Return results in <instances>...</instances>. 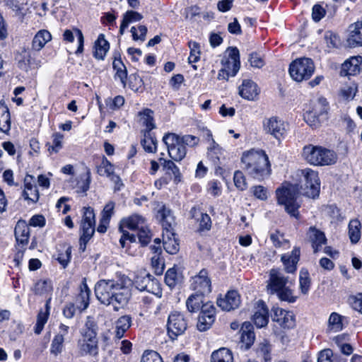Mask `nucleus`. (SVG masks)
<instances>
[{
	"label": "nucleus",
	"mask_w": 362,
	"mask_h": 362,
	"mask_svg": "<svg viewBox=\"0 0 362 362\" xmlns=\"http://www.w3.org/2000/svg\"><path fill=\"white\" fill-rule=\"evenodd\" d=\"M143 18V16L134 11L130 10L126 11L123 14L122 21L129 26L130 23L140 21Z\"/></svg>",
	"instance_id": "3c124183"
},
{
	"label": "nucleus",
	"mask_w": 362,
	"mask_h": 362,
	"mask_svg": "<svg viewBox=\"0 0 362 362\" xmlns=\"http://www.w3.org/2000/svg\"><path fill=\"white\" fill-rule=\"evenodd\" d=\"M304 120L312 128L317 127L320 124L319 118L313 111L307 112L304 115Z\"/></svg>",
	"instance_id": "0e129e2a"
},
{
	"label": "nucleus",
	"mask_w": 362,
	"mask_h": 362,
	"mask_svg": "<svg viewBox=\"0 0 362 362\" xmlns=\"http://www.w3.org/2000/svg\"><path fill=\"white\" fill-rule=\"evenodd\" d=\"M211 362H233L231 351L226 348H221L211 354Z\"/></svg>",
	"instance_id": "ea45409f"
},
{
	"label": "nucleus",
	"mask_w": 362,
	"mask_h": 362,
	"mask_svg": "<svg viewBox=\"0 0 362 362\" xmlns=\"http://www.w3.org/2000/svg\"><path fill=\"white\" fill-rule=\"evenodd\" d=\"M229 59L227 62V68H230L229 65L232 64L233 69L230 76H234L240 69V54L239 50L236 47H230L228 49Z\"/></svg>",
	"instance_id": "4c0bfd02"
},
{
	"label": "nucleus",
	"mask_w": 362,
	"mask_h": 362,
	"mask_svg": "<svg viewBox=\"0 0 362 362\" xmlns=\"http://www.w3.org/2000/svg\"><path fill=\"white\" fill-rule=\"evenodd\" d=\"M11 129V117L8 107L0 102V131L7 133Z\"/></svg>",
	"instance_id": "f704fd0d"
},
{
	"label": "nucleus",
	"mask_w": 362,
	"mask_h": 362,
	"mask_svg": "<svg viewBox=\"0 0 362 362\" xmlns=\"http://www.w3.org/2000/svg\"><path fill=\"white\" fill-rule=\"evenodd\" d=\"M199 230H209L211 227V220L207 214H201V218L198 219Z\"/></svg>",
	"instance_id": "774afa93"
},
{
	"label": "nucleus",
	"mask_w": 362,
	"mask_h": 362,
	"mask_svg": "<svg viewBox=\"0 0 362 362\" xmlns=\"http://www.w3.org/2000/svg\"><path fill=\"white\" fill-rule=\"evenodd\" d=\"M79 351L82 355H95L98 353V338L81 337L78 341Z\"/></svg>",
	"instance_id": "b1692460"
},
{
	"label": "nucleus",
	"mask_w": 362,
	"mask_h": 362,
	"mask_svg": "<svg viewBox=\"0 0 362 362\" xmlns=\"http://www.w3.org/2000/svg\"><path fill=\"white\" fill-rule=\"evenodd\" d=\"M23 198L31 203H36L39 200L40 194L35 185V177L27 175L24 178Z\"/></svg>",
	"instance_id": "f3484780"
},
{
	"label": "nucleus",
	"mask_w": 362,
	"mask_h": 362,
	"mask_svg": "<svg viewBox=\"0 0 362 362\" xmlns=\"http://www.w3.org/2000/svg\"><path fill=\"white\" fill-rule=\"evenodd\" d=\"M204 295L195 293L187 298L186 305L190 313H196L202 308V305L204 304Z\"/></svg>",
	"instance_id": "e433bc0d"
},
{
	"label": "nucleus",
	"mask_w": 362,
	"mask_h": 362,
	"mask_svg": "<svg viewBox=\"0 0 362 362\" xmlns=\"http://www.w3.org/2000/svg\"><path fill=\"white\" fill-rule=\"evenodd\" d=\"M151 266L155 270L156 274H161L164 270V262L158 254L153 255L151 258Z\"/></svg>",
	"instance_id": "4d7b16f0"
},
{
	"label": "nucleus",
	"mask_w": 362,
	"mask_h": 362,
	"mask_svg": "<svg viewBox=\"0 0 362 362\" xmlns=\"http://www.w3.org/2000/svg\"><path fill=\"white\" fill-rule=\"evenodd\" d=\"M121 224L130 230H138L146 225L145 218L139 214H133L123 218Z\"/></svg>",
	"instance_id": "473e14b6"
},
{
	"label": "nucleus",
	"mask_w": 362,
	"mask_h": 362,
	"mask_svg": "<svg viewBox=\"0 0 362 362\" xmlns=\"http://www.w3.org/2000/svg\"><path fill=\"white\" fill-rule=\"evenodd\" d=\"M14 233L18 245H22V247H23L28 244L30 236V228L25 221L20 220L17 222Z\"/></svg>",
	"instance_id": "5701e85b"
},
{
	"label": "nucleus",
	"mask_w": 362,
	"mask_h": 362,
	"mask_svg": "<svg viewBox=\"0 0 362 362\" xmlns=\"http://www.w3.org/2000/svg\"><path fill=\"white\" fill-rule=\"evenodd\" d=\"M64 136L60 133H55L53 134L52 145L49 146L48 151L50 152L57 153L62 148V141Z\"/></svg>",
	"instance_id": "bf43d9fd"
},
{
	"label": "nucleus",
	"mask_w": 362,
	"mask_h": 362,
	"mask_svg": "<svg viewBox=\"0 0 362 362\" xmlns=\"http://www.w3.org/2000/svg\"><path fill=\"white\" fill-rule=\"evenodd\" d=\"M158 216L160 218V221L163 228L165 230H173V226L175 223L174 217L172 215L170 209L163 206L158 211Z\"/></svg>",
	"instance_id": "72a5a7b5"
},
{
	"label": "nucleus",
	"mask_w": 362,
	"mask_h": 362,
	"mask_svg": "<svg viewBox=\"0 0 362 362\" xmlns=\"http://www.w3.org/2000/svg\"><path fill=\"white\" fill-rule=\"evenodd\" d=\"M163 247L169 254H176L179 251V243L175 237L172 230H166L163 233Z\"/></svg>",
	"instance_id": "a878e982"
},
{
	"label": "nucleus",
	"mask_w": 362,
	"mask_h": 362,
	"mask_svg": "<svg viewBox=\"0 0 362 362\" xmlns=\"http://www.w3.org/2000/svg\"><path fill=\"white\" fill-rule=\"evenodd\" d=\"M308 236L312 242L314 252L316 253L319 251V247L326 243L327 239L325 233L315 227H310L309 228Z\"/></svg>",
	"instance_id": "cd10ccee"
},
{
	"label": "nucleus",
	"mask_w": 362,
	"mask_h": 362,
	"mask_svg": "<svg viewBox=\"0 0 362 362\" xmlns=\"http://www.w3.org/2000/svg\"><path fill=\"white\" fill-rule=\"evenodd\" d=\"M276 293L281 300L288 301L289 303H293L296 300V297L293 296V292L288 286L285 287Z\"/></svg>",
	"instance_id": "338daca9"
},
{
	"label": "nucleus",
	"mask_w": 362,
	"mask_h": 362,
	"mask_svg": "<svg viewBox=\"0 0 362 362\" xmlns=\"http://www.w3.org/2000/svg\"><path fill=\"white\" fill-rule=\"evenodd\" d=\"M187 327V322L183 315L178 312L171 313L168 318L167 331L169 337L174 340L185 333Z\"/></svg>",
	"instance_id": "6e6552de"
},
{
	"label": "nucleus",
	"mask_w": 362,
	"mask_h": 362,
	"mask_svg": "<svg viewBox=\"0 0 362 362\" xmlns=\"http://www.w3.org/2000/svg\"><path fill=\"white\" fill-rule=\"evenodd\" d=\"M257 85L251 80H244L239 87V94L248 100H253L259 95Z\"/></svg>",
	"instance_id": "6ab92c4d"
},
{
	"label": "nucleus",
	"mask_w": 362,
	"mask_h": 362,
	"mask_svg": "<svg viewBox=\"0 0 362 362\" xmlns=\"http://www.w3.org/2000/svg\"><path fill=\"white\" fill-rule=\"evenodd\" d=\"M130 32L134 40L144 42L146 40L147 28L145 25H139L137 28L133 26L131 28Z\"/></svg>",
	"instance_id": "09e8293b"
},
{
	"label": "nucleus",
	"mask_w": 362,
	"mask_h": 362,
	"mask_svg": "<svg viewBox=\"0 0 362 362\" xmlns=\"http://www.w3.org/2000/svg\"><path fill=\"white\" fill-rule=\"evenodd\" d=\"M191 288L197 293L209 294L211 291V283L206 269H202L199 274L192 278Z\"/></svg>",
	"instance_id": "9b49d317"
},
{
	"label": "nucleus",
	"mask_w": 362,
	"mask_h": 362,
	"mask_svg": "<svg viewBox=\"0 0 362 362\" xmlns=\"http://www.w3.org/2000/svg\"><path fill=\"white\" fill-rule=\"evenodd\" d=\"M347 44L351 47L362 46V21H357L349 26Z\"/></svg>",
	"instance_id": "a211bd4d"
},
{
	"label": "nucleus",
	"mask_w": 362,
	"mask_h": 362,
	"mask_svg": "<svg viewBox=\"0 0 362 362\" xmlns=\"http://www.w3.org/2000/svg\"><path fill=\"white\" fill-rule=\"evenodd\" d=\"M314 71L315 65L310 58H298L293 61L289 66L290 76L297 82L309 79Z\"/></svg>",
	"instance_id": "39448f33"
},
{
	"label": "nucleus",
	"mask_w": 362,
	"mask_h": 362,
	"mask_svg": "<svg viewBox=\"0 0 362 362\" xmlns=\"http://www.w3.org/2000/svg\"><path fill=\"white\" fill-rule=\"evenodd\" d=\"M90 291L88 288L86 279H84L80 286V293L76 298V306L78 310L83 311L86 310L89 305Z\"/></svg>",
	"instance_id": "393cba45"
},
{
	"label": "nucleus",
	"mask_w": 362,
	"mask_h": 362,
	"mask_svg": "<svg viewBox=\"0 0 362 362\" xmlns=\"http://www.w3.org/2000/svg\"><path fill=\"white\" fill-rule=\"evenodd\" d=\"M113 171V165L109 160H107V158L103 157L101 163L97 167V173L100 176L109 177L110 175H112Z\"/></svg>",
	"instance_id": "49530a36"
},
{
	"label": "nucleus",
	"mask_w": 362,
	"mask_h": 362,
	"mask_svg": "<svg viewBox=\"0 0 362 362\" xmlns=\"http://www.w3.org/2000/svg\"><path fill=\"white\" fill-rule=\"evenodd\" d=\"M113 69L115 71V79L119 78L122 86H127V69L120 58H115L112 63Z\"/></svg>",
	"instance_id": "7c9ffc66"
},
{
	"label": "nucleus",
	"mask_w": 362,
	"mask_h": 362,
	"mask_svg": "<svg viewBox=\"0 0 362 362\" xmlns=\"http://www.w3.org/2000/svg\"><path fill=\"white\" fill-rule=\"evenodd\" d=\"M50 298L48 299L45 304V310H40L37 315V322L35 325V332L37 334H40L43 329L45 325L46 324L48 316L49 315V306Z\"/></svg>",
	"instance_id": "58836bf2"
},
{
	"label": "nucleus",
	"mask_w": 362,
	"mask_h": 362,
	"mask_svg": "<svg viewBox=\"0 0 362 362\" xmlns=\"http://www.w3.org/2000/svg\"><path fill=\"white\" fill-rule=\"evenodd\" d=\"M51 40L52 35L48 30H39L34 36L32 41V49L37 52L40 51Z\"/></svg>",
	"instance_id": "bb28decb"
},
{
	"label": "nucleus",
	"mask_w": 362,
	"mask_h": 362,
	"mask_svg": "<svg viewBox=\"0 0 362 362\" xmlns=\"http://www.w3.org/2000/svg\"><path fill=\"white\" fill-rule=\"evenodd\" d=\"M271 351V344L267 340H264L262 342L258 344L256 353L259 358H260L264 362H267L269 361L272 358Z\"/></svg>",
	"instance_id": "79ce46f5"
},
{
	"label": "nucleus",
	"mask_w": 362,
	"mask_h": 362,
	"mask_svg": "<svg viewBox=\"0 0 362 362\" xmlns=\"http://www.w3.org/2000/svg\"><path fill=\"white\" fill-rule=\"evenodd\" d=\"M361 223L357 219L351 220L349 224V236L352 243H356L361 238Z\"/></svg>",
	"instance_id": "37998d69"
},
{
	"label": "nucleus",
	"mask_w": 362,
	"mask_h": 362,
	"mask_svg": "<svg viewBox=\"0 0 362 362\" xmlns=\"http://www.w3.org/2000/svg\"><path fill=\"white\" fill-rule=\"evenodd\" d=\"M132 317L129 315H123L120 317L116 322L115 325V337L117 339L123 337L124 333L131 327Z\"/></svg>",
	"instance_id": "c9c22d12"
},
{
	"label": "nucleus",
	"mask_w": 362,
	"mask_h": 362,
	"mask_svg": "<svg viewBox=\"0 0 362 362\" xmlns=\"http://www.w3.org/2000/svg\"><path fill=\"white\" fill-rule=\"evenodd\" d=\"M64 341V338L62 337L61 334H57L52 341L50 349L51 353L54 355H58L60 354L63 349Z\"/></svg>",
	"instance_id": "864d4df0"
},
{
	"label": "nucleus",
	"mask_w": 362,
	"mask_h": 362,
	"mask_svg": "<svg viewBox=\"0 0 362 362\" xmlns=\"http://www.w3.org/2000/svg\"><path fill=\"white\" fill-rule=\"evenodd\" d=\"M241 303L240 296L236 291H229L223 296L217 298V305L224 311H231L238 308Z\"/></svg>",
	"instance_id": "ddd939ff"
},
{
	"label": "nucleus",
	"mask_w": 362,
	"mask_h": 362,
	"mask_svg": "<svg viewBox=\"0 0 362 362\" xmlns=\"http://www.w3.org/2000/svg\"><path fill=\"white\" fill-rule=\"evenodd\" d=\"M94 57L98 59H103L110 49L109 42L105 39L104 35L100 34L95 42Z\"/></svg>",
	"instance_id": "2f4dec72"
},
{
	"label": "nucleus",
	"mask_w": 362,
	"mask_h": 362,
	"mask_svg": "<svg viewBox=\"0 0 362 362\" xmlns=\"http://www.w3.org/2000/svg\"><path fill=\"white\" fill-rule=\"evenodd\" d=\"M138 230H139L138 238H139V243L143 246L147 245L151 239V235L149 229L145 225L144 226L138 229Z\"/></svg>",
	"instance_id": "6e6d98bb"
},
{
	"label": "nucleus",
	"mask_w": 362,
	"mask_h": 362,
	"mask_svg": "<svg viewBox=\"0 0 362 362\" xmlns=\"http://www.w3.org/2000/svg\"><path fill=\"white\" fill-rule=\"evenodd\" d=\"M18 67L28 72L32 68H38L40 66V61H37L33 57V54L31 51L23 49L19 52L16 57Z\"/></svg>",
	"instance_id": "4468645a"
},
{
	"label": "nucleus",
	"mask_w": 362,
	"mask_h": 362,
	"mask_svg": "<svg viewBox=\"0 0 362 362\" xmlns=\"http://www.w3.org/2000/svg\"><path fill=\"white\" fill-rule=\"evenodd\" d=\"M286 124L276 116L265 118L262 122L263 130L266 134L280 140L286 133Z\"/></svg>",
	"instance_id": "1a4fd4ad"
},
{
	"label": "nucleus",
	"mask_w": 362,
	"mask_h": 362,
	"mask_svg": "<svg viewBox=\"0 0 362 362\" xmlns=\"http://www.w3.org/2000/svg\"><path fill=\"white\" fill-rule=\"evenodd\" d=\"M51 289L50 283L46 280H39L33 288V292L37 295H43Z\"/></svg>",
	"instance_id": "5fc2aeb1"
},
{
	"label": "nucleus",
	"mask_w": 362,
	"mask_h": 362,
	"mask_svg": "<svg viewBox=\"0 0 362 362\" xmlns=\"http://www.w3.org/2000/svg\"><path fill=\"white\" fill-rule=\"evenodd\" d=\"M240 334L241 346H244L245 349H249L253 344L255 339L252 325L248 322H244L240 330Z\"/></svg>",
	"instance_id": "aec40b11"
},
{
	"label": "nucleus",
	"mask_w": 362,
	"mask_h": 362,
	"mask_svg": "<svg viewBox=\"0 0 362 362\" xmlns=\"http://www.w3.org/2000/svg\"><path fill=\"white\" fill-rule=\"evenodd\" d=\"M361 57H354L344 62L341 65L340 75L342 76H354L360 71Z\"/></svg>",
	"instance_id": "4be33fe9"
},
{
	"label": "nucleus",
	"mask_w": 362,
	"mask_h": 362,
	"mask_svg": "<svg viewBox=\"0 0 362 362\" xmlns=\"http://www.w3.org/2000/svg\"><path fill=\"white\" fill-rule=\"evenodd\" d=\"M214 320L215 317L199 314L197 323L198 329L201 332L207 330L214 323Z\"/></svg>",
	"instance_id": "a18cd8bd"
},
{
	"label": "nucleus",
	"mask_w": 362,
	"mask_h": 362,
	"mask_svg": "<svg viewBox=\"0 0 362 362\" xmlns=\"http://www.w3.org/2000/svg\"><path fill=\"white\" fill-rule=\"evenodd\" d=\"M300 175L304 185L298 184L288 185L276 192L278 204L284 205L286 211L291 216L298 218V209L300 206L298 202V196L303 194L309 198L315 199L319 196L320 182L317 172L305 168L300 171Z\"/></svg>",
	"instance_id": "f257e3e1"
},
{
	"label": "nucleus",
	"mask_w": 362,
	"mask_h": 362,
	"mask_svg": "<svg viewBox=\"0 0 362 362\" xmlns=\"http://www.w3.org/2000/svg\"><path fill=\"white\" fill-rule=\"evenodd\" d=\"M252 320L258 328L267 325L269 322V310L262 300H258L255 303Z\"/></svg>",
	"instance_id": "dca6fc26"
},
{
	"label": "nucleus",
	"mask_w": 362,
	"mask_h": 362,
	"mask_svg": "<svg viewBox=\"0 0 362 362\" xmlns=\"http://www.w3.org/2000/svg\"><path fill=\"white\" fill-rule=\"evenodd\" d=\"M288 282V278L284 276L279 270L272 269L270 271L267 288L271 293H278L286 287Z\"/></svg>",
	"instance_id": "2eb2a0df"
},
{
	"label": "nucleus",
	"mask_w": 362,
	"mask_h": 362,
	"mask_svg": "<svg viewBox=\"0 0 362 362\" xmlns=\"http://www.w3.org/2000/svg\"><path fill=\"white\" fill-rule=\"evenodd\" d=\"M206 139L209 142V146L207 149L208 157L210 158L213 161L218 160L221 156L223 154L222 148L212 138V134L209 130H207Z\"/></svg>",
	"instance_id": "c85d7f7f"
},
{
	"label": "nucleus",
	"mask_w": 362,
	"mask_h": 362,
	"mask_svg": "<svg viewBox=\"0 0 362 362\" xmlns=\"http://www.w3.org/2000/svg\"><path fill=\"white\" fill-rule=\"evenodd\" d=\"M233 180L235 187L238 189L243 191L247 188L245 177L242 172L239 170L235 171L233 176Z\"/></svg>",
	"instance_id": "e2e57ef3"
},
{
	"label": "nucleus",
	"mask_w": 362,
	"mask_h": 362,
	"mask_svg": "<svg viewBox=\"0 0 362 362\" xmlns=\"http://www.w3.org/2000/svg\"><path fill=\"white\" fill-rule=\"evenodd\" d=\"M242 162L245 170L254 177L259 179L269 173V158L262 151L252 150L244 153Z\"/></svg>",
	"instance_id": "7ed1b4c3"
},
{
	"label": "nucleus",
	"mask_w": 362,
	"mask_h": 362,
	"mask_svg": "<svg viewBox=\"0 0 362 362\" xmlns=\"http://www.w3.org/2000/svg\"><path fill=\"white\" fill-rule=\"evenodd\" d=\"M349 300L352 308L362 314V293L350 296Z\"/></svg>",
	"instance_id": "69168bd1"
},
{
	"label": "nucleus",
	"mask_w": 362,
	"mask_h": 362,
	"mask_svg": "<svg viewBox=\"0 0 362 362\" xmlns=\"http://www.w3.org/2000/svg\"><path fill=\"white\" fill-rule=\"evenodd\" d=\"M163 168L168 174L174 175L175 181L178 182L180 180V173L178 167L172 160H163Z\"/></svg>",
	"instance_id": "8fccbe9b"
},
{
	"label": "nucleus",
	"mask_w": 362,
	"mask_h": 362,
	"mask_svg": "<svg viewBox=\"0 0 362 362\" xmlns=\"http://www.w3.org/2000/svg\"><path fill=\"white\" fill-rule=\"evenodd\" d=\"M190 54L188 58L189 63L197 62L199 59L200 47L196 42H189Z\"/></svg>",
	"instance_id": "13d9d810"
},
{
	"label": "nucleus",
	"mask_w": 362,
	"mask_h": 362,
	"mask_svg": "<svg viewBox=\"0 0 362 362\" xmlns=\"http://www.w3.org/2000/svg\"><path fill=\"white\" fill-rule=\"evenodd\" d=\"M136 288L139 291H146L153 294L157 298L162 297V290L160 287L158 281L152 278L149 274L144 276H137L134 280Z\"/></svg>",
	"instance_id": "9d476101"
},
{
	"label": "nucleus",
	"mask_w": 362,
	"mask_h": 362,
	"mask_svg": "<svg viewBox=\"0 0 362 362\" xmlns=\"http://www.w3.org/2000/svg\"><path fill=\"white\" fill-rule=\"evenodd\" d=\"M165 282L170 288H174L177 283V275L176 269H169L165 275Z\"/></svg>",
	"instance_id": "052dcab7"
},
{
	"label": "nucleus",
	"mask_w": 362,
	"mask_h": 362,
	"mask_svg": "<svg viewBox=\"0 0 362 362\" xmlns=\"http://www.w3.org/2000/svg\"><path fill=\"white\" fill-rule=\"evenodd\" d=\"M139 114L141 116L143 125L146 127V129L144 132H151L156 127L153 122V111L150 109H146Z\"/></svg>",
	"instance_id": "c03bdc74"
},
{
	"label": "nucleus",
	"mask_w": 362,
	"mask_h": 362,
	"mask_svg": "<svg viewBox=\"0 0 362 362\" xmlns=\"http://www.w3.org/2000/svg\"><path fill=\"white\" fill-rule=\"evenodd\" d=\"M163 141L167 146L168 154L173 160L180 161L185 157L186 147L180 141V136L168 133L165 134Z\"/></svg>",
	"instance_id": "0eeeda50"
},
{
	"label": "nucleus",
	"mask_w": 362,
	"mask_h": 362,
	"mask_svg": "<svg viewBox=\"0 0 362 362\" xmlns=\"http://www.w3.org/2000/svg\"><path fill=\"white\" fill-rule=\"evenodd\" d=\"M141 144L145 151L148 153H154L157 149V141L154 136L148 132H144V137Z\"/></svg>",
	"instance_id": "a19ab883"
},
{
	"label": "nucleus",
	"mask_w": 362,
	"mask_h": 362,
	"mask_svg": "<svg viewBox=\"0 0 362 362\" xmlns=\"http://www.w3.org/2000/svg\"><path fill=\"white\" fill-rule=\"evenodd\" d=\"M300 253V249L294 247L291 255L285 254L281 256V261L287 273H293L296 271V265L299 261Z\"/></svg>",
	"instance_id": "412c9836"
},
{
	"label": "nucleus",
	"mask_w": 362,
	"mask_h": 362,
	"mask_svg": "<svg viewBox=\"0 0 362 362\" xmlns=\"http://www.w3.org/2000/svg\"><path fill=\"white\" fill-rule=\"evenodd\" d=\"M300 288L303 293L306 294L310 286V279L309 273L305 269H301L300 271Z\"/></svg>",
	"instance_id": "de8ad7c7"
},
{
	"label": "nucleus",
	"mask_w": 362,
	"mask_h": 362,
	"mask_svg": "<svg viewBox=\"0 0 362 362\" xmlns=\"http://www.w3.org/2000/svg\"><path fill=\"white\" fill-rule=\"evenodd\" d=\"M130 285L128 278L119 281L103 279L95 286V296L101 303L112 305L115 310H118L127 305L132 296Z\"/></svg>",
	"instance_id": "f03ea898"
},
{
	"label": "nucleus",
	"mask_w": 362,
	"mask_h": 362,
	"mask_svg": "<svg viewBox=\"0 0 362 362\" xmlns=\"http://www.w3.org/2000/svg\"><path fill=\"white\" fill-rule=\"evenodd\" d=\"M302 155L308 163L317 166L331 165L337 160V155L334 151L313 144L305 146Z\"/></svg>",
	"instance_id": "20e7f679"
},
{
	"label": "nucleus",
	"mask_w": 362,
	"mask_h": 362,
	"mask_svg": "<svg viewBox=\"0 0 362 362\" xmlns=\"http://www.w3.org/2000/svg\"><path fill=\"white\" fill-rule=\"evenodd\" d=\"M140 362H163L161 356L156 351H146Z\"/></svg>",
	"instance_id": "680f3d73"
},
{
	"label": "nucleus",
	"mask_w": 362,
	"mask_h": 362,
	"mask_svg": "<svg viewBox=\"0 0 362 362\" xmlns=\"http://www.w3.org/2000/svg\"><path fill=\"white\" fill-rule=\"evenodd\" d=\"M98 327L92 317H87L84 325L80 330L81 337L97 338Z\"/></svg>",
	"instance_id": "c756f323"
},
{
	"label": "nucleus",
	"mask_w": 362,
	"mask_h": 362,
	"mask_svg": "<svg viewBox=\"0 0 362 362\" xmlns=\"http://www.w3.org/2000/svg\"><path fill=\"white\" fill-rule=\"evenodd\" d=\"M83 215L81 221L82 233L80 238V250H86V243L95 233V214L91 207H83Z\"/></svg>",
	"instance_id": "423d86ee"
},
{
	"label": "nucleus",
	"mask_w": 362,
	"mask_h": 362,
	"mask_svg": "<svg viewBox=\"0 0 362 362\" xmlns=\"http://www.w3.org/2000/svg\"><path fill=\"white\" fill-rule=\"evenodd\" d=\"M273 321L277 322L284 329H292L295 327V316L292 312L284 310L280 308H272Z\"/></svg>",
	"instance_id": "f8f14e48"
},
{
	"label": "nucleus",
	"mask_w": 362,
	"mask_h": 362,
	"mask_svg": "<svg viewBox=\"0 0 362 362\" xmlns=\"http://www.w3.org/2000/svg\"><path fill=\"white\" fill-rule=\"evenodd\" d=\"M329 326L331 329L338 332L342 329L343 325L341 322V317L337 313H332L329 317Z\"/></svg>",
	"instance_id": "603ef678"
}]
</instances>
